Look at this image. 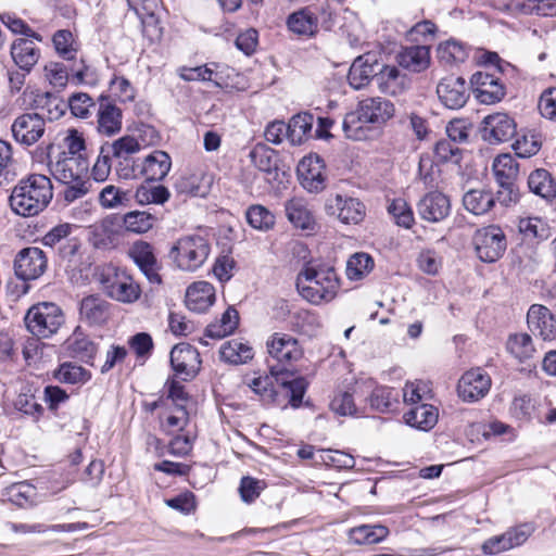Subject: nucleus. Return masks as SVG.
<instances>
[{"mask_svg":"<svg viewBox=\"0 0 556 556\" xmlns=\"http://www.w3.org/2000/svg\"><path fill=\"white\" fill-rule=\"evenodd\" d=\"M53 197L51 180L41 174L21 179L9 197L11 210L21 216H35L43 211Z\"/></svg>","mask_w":556,"mask_h":556,"instance_id":"obj_1","label":"nucleus"},{"mask_svg":"<svg viewBox=\"0 0 556 556\" xmlns=\"http://www.w3.org/2000/svg\"><path fill=\"white\" fill-rule=\"evenodd\" d=\"M295 287L300 295L312 304L331 301L339 288L333 267L308 262L298 274Z\"/></svg>","mask_w":556,"mask_h":556,"instance_id":"obj_2","label":"nucleus"},{"mask_svg":"<svg viewBox=\"0 0 556 556\" xmlns=\"http://www.w3.org/2000/svg\"><path fill=\"white\" fill-rule=\"evenodd\" d=\"M49 169L53 178L65 185L63 198L67 203L81 199L91 186L88 172L89 161L86 156H58L55 162L49 161Z\"/></svg>","mask_w":556,"mask_h":556,"instance_id":"obj_3","label":"nucleus"},{"mask_svg":"<svg viewBox=\"0 0 556 556\" xmlns=\"http://www.w3.org/2000/svg\"><path fill=\"white\" fill-rule=\"evenodd\" d=\"M394 104L381 97L366 98L358 103L355 112L345 115L342 124L345 137L362 140L365 136L363 124L383 125L394 116Z\"/></svg>","mask_w":556,"mask_h":556,"instance_id":"obj_4","label":"nucleus"},{"mask_svg":"<svg viewBox=\"0 0 556 556\" xmlns=\"http://www.w3.org/2000/svg\"><path fill=\"white\" fill-rule=\"evenodd\" d=\"M492 170L498 185L497 202L503 206L516 204L520 199L519 188L516 184L519 175V163L511 154L503 153L494 159Z\"/></svg>","mask_w":556,"mask_h":556,"instance_id":"obj_5","label":"nucleus"},{"mask_svg":"<svg viewBox=\"0 0 556 556\" xmlns=\"http://www.w3.org/2000/svg\"><path fill=\"white\" fill-rule=\"evenodd\" d=\"M208 241L200 235L179 238L170 250L176 266L184 271H195L210 255Z\"/></svg>","mask_w":556,"mask_h":556,"instance_id":"obj_6","label":"nucleus"},{"mask_svg":"<svg viewBox=\"0 0 556 556\" xmlns=\"http://www.w3.org/2000/svg\"><path fill=\"white\" fill-rule=\"evenodd\" d=\"M64 324V314L59 305L42 302L31 306L25 315L27 330L35 337L50 338Z\"/></svg>","mask_w":556,"mask_h":556,"instance_id":"obj_7","label":"nucleus"},{"mask_svg":"<svg viewBox=\"0 0 556 556\" xmlns=\"http://www.w3.org/2000/svg\"><path fill=\"white\" fill-rule=\"evenodd\" d=\"M100 283L105 294L122 303H134L140 298V286L118 267H108L100 275Z\"/></svg>","mask_w":556,"mask_h":556,"instance_id":"obj_8","label":"nucleus"},{"mask_svg":"<svg viewBox=\"0 0 556 556\" xmlns=\"http://www.w3.org/2000/svg\"><path fill=\"white\" fill-rule=\"evenodd\" d=\"M50 83L55 87H64L71 80L75 85H93L96 83L94 70L80 60L71 67L63 63L51 62L45 67Z\"/></svg>","mask_w":556,"mask_h":556,"instance_id":"obj_9","label":"nucleus"},{"mask_svg":"<svg viewBox=\"0 0 556 556\" xmlns=\"http://www.w3.org/2000/svg\"><path fill=\"white\" fill-rule=\"evenodd\" d=\"M473 245L478 257L485 263L496 262L506 250V237L498 226H488L476 231Z\"/></svg>","mask_w":556,"mask_h":556,"instance_id":"obj_10","label":"nucleus"},{"mask_svg":"<svg viewBox=\"0 0 556 556\" xmlns=\"http://www.w3.org/2000/svg\"><path fill=\"white\" fill-rule=\"evenodd\" d=\"M480 132L482 139L490 144L508 142L517 136V123L505 112H496L483 117Z\"/></svg>","mask_w":556,"mask_h":556,"instance_id":"obj_11","label":"nucleus"},{"mask_svg":"<svg viewBox=\"0 0 556 556\" xmlns=\"http://www.w3.org/2000/svg\"><path fill=\"white\" fill-rule=\"evenodd\" d=\"M269 356L276 365L287 367L303 356V349L296 338L285 332H274L266 341Z\"/></svg>","mask_w":556,"mask_h":556,"instance_id":"obj_12","label":"nucleus"},{"mask_svg":"<svg viewBox=\"0 0 556 556\" xmlns=\"http://www.w3.org/2000/svg\"><path fill=\"white\" fill-rule=\"evenodd\" d=\"M47 267V255L37 247L22 249L14 260V273L24 282L39 278Z\"/></svg>","mask_w":556,"mask_h":556,"instance_id":"obj_13","label":"nucleus"},{"mask_svg":"<svg viewBox=\"0 0 556 556\" xmlns=\"http://www.w3.org/2000/svg\"><path fill=\"white\" fill-rule=\"evenodd\" d=\"M45 131V116L39 113H23L11 125L14 140L23 147L34 146Z\"/></svg>","mask_w":556,"mask_h":556,"instance_id":"obj_14","label":"nucleus"},{"mask_svg":"<svg viewBox=\"0 0 556 556\" xmlns=\"http://www.w3.org/2000/svg\"><path fill=\"white\" fill-rule=\"evenodd\" d=\"M170 366L176 375L181 376L182 380L193 379L201 366L199 351L189 343L176 344L169 355Z\"/></svg>","mask_w":556,"mask_h":556,"instance_id":"obj_15","label":"nucleus"},{"mask_svg":"<svg viewBox=\"0 0 556 556\" xmlns=\"http://www.w3.org/2000/svg\"><path fill=\"white\" fill-rule=\"evenodd\" d=\"M534 530L535 526L532 522H525L509 528L503 534L488 539L482 545V551L484 554H496L520 546L529 539Z\"/></svg>","mask_w":556,"mask_h":556,"instance_id":"obj_16","label":"nucleus"},{"mask_svg":"<svg viewBox=\"0 0 556 556\" xmlns=\"http://www.w3.org/2000/svg\"><path fill=\"white\" fill-rule=\"evenodd\" d=\"M470 85L475 97L483 104L497 103L506 94L502 79L488 72H476L470 78Z\"/></svg>","mask_w":556,"mask_h":556,"instance_id":"obj_17","label":"nucleus"},{"mask_svg":"<svg viewBox=\"0 0 556 556\" xmlns=\"http://www.w3.org/2000/svg\"><path fill=\"white\" fill-rule=\"evenodd\" d=\"M325 208L328 215L336 216L343 224H358L365 217V205L358 199L341 194L330 197Z\"/></svg>","mask_w":556,"mask_h":556,"instance_id":"obj_18","label":"nucleus"},{"mask_svg":"<svg viewBox=\"0 0 556 556\" xmlns=\"http://www.w3.org/2000/svg\"><path fill=\"white\" fill-rule=\"evenodd\" d=\"M379 68L380 62L376 53L367 52L357 56L352 63L348 74L350 86L355 90H359L366 87L371 80L376 81Z\"/></svg>","mask_w":556,"mask_h":556,"instance_id":"obj_19","label":"nucleus"},{"mask_svg":"<svg viewBox=\"0 0 556 556\" xmlns=\"http://www.w3.org/2000/svg\"><path fill=\"white\" fill-rule=\"evenodd\" d=\"M418 216L429 223H440L451 213V201L443 192L433 190L426 193L416 204Z\"/></svg>","mask_w":556,"mask_h":556,"instance_id":"obj_20","label":"nucleus"},{"mask_svg":"<svg viewBox=\"0 0 556 556\" xmlns=\"http://www.w3.org/2000/svg\"><path fill=\"white\" fill-rule=\"evenodd\" d=\"M437 93L441 103L451 110L463 108L469 99L466 80L460 76L442 78L437 86Z\"/></svg>","mask_w":556,"mask_h":556,"instance_id":"obj_21","label":"nucleus"},{"mask_svg":"<svg viewBox=\"0 0 556 556\" xmlns=\"http://www.w3.org/2000/svg\"><path fill=\"white\" fill-rule=\"evenodd\" d=\"M491 378L481 368L466 371L458 381V396L465 402H475L486 395Z\"/></svg>","mask_w":556,"mask_h":556,"instance_id":"obj_22","label":"nucleus"},{"mask_svg":"<svg viewBox=\"0 0 556 556\" xmlns=\"http://www.w3.org/2000/svg\"><path fill=\"white\" fill-rule=\"evenodd\" d=\"M128 254L151 283L160 285L162 282L159 274L160 265L150 243L142 240L136 241L130 247Z\"/></svg>","mask_w":556,"mask_h":556,"instance_id":"obj_23","label":"nucleus"},{"mask_svg":"<svg viewBox=\"0 0 556 556\" xmlns=\"http://www.w3.org/2000/svg\"><path fill=\"white\" fill-rule=\"evenodd\" d=\"M269 372L278 384L288 389L291 407L299 408L308 387L307 380L304 377H294L293 370L280 365H269Z\"/></svg>","mask_w":556,"mask_h":556,"instance_id":"obj_24","label":"nucleus"},{"mask_svg":"<svg viewBox=\"0 0 556 556\" xmlns=\"http://www.w3.org/2000/svg\"><path fill=\"white\" fill-rule=\"evenodd\" d=\"M527 324L533 336L543 341H554L556 339V318L544 305L533 304L527 314Z\"/></svg>","mask_w":556,"mask_h":556,"instance_id":"obj_25","label":"nucleus"},{"mask_svg":"<svg viewBox=\"0 0 556 556\" xmlns=\"http://www.w3.org/2000/svg\"><path fill=\"white\" fill-rule=\"evenodd\" d=\"M325 163L317 154L304 156L296 168L303 188L311 192H318L325 188Z\"/></svg>","mask_w":556,"mask_h":556,"instance_id":"obj_26","label":"nucleus"},{"mask_svg":"<svg viewBox=\"0 0 556 556\" xmlns=\"http://www.w3.org/2000/svg\"><path fill=\"white\" fill-rule=\"evenodd\" d=\"M122 110L109 97L98 98L97 129L101 135L114 136L122 130Z\"/></svg>","mask_w":556,"mask_h":556,"instance_id":"obj_27","label":"nucleus"},{"mask_svg":"<svg viewBox=\"0 0 556 556\" xmlns=\"http://www.w3.org/2000/svg\"><path fill=\"white\" fill-rule=\"evenodd\" d=\"M376 84L380 92L389 96H399L409 88L410 79L396 66L380 63Z\"/></svg>","mask_w":556,"mask_h":556,"instance_id":"obj_28","label":"nucleus"},{"mask_svg":"<svg viewBox=\"0 0 556 556\" xmlns=\"http://www.w3.org/2000/svg\"><path fill=\"white\" fill-rule=\"evenodd\" d=\"M252 164L266 174L268 181L279 180L278 159L276 151L264 143H256L249 153Z\"/></svg>","mask_w":556,"mask_h":556,"instance_id":"obj_29","label":"nucleus"},{"mask_svg":"<svg viewBox=\"0 0 556 556\" xmlns=\"http://www.w3.org/2000/svg\"><path fill=\"white\" fill-rule=\"evenodd\" d=\"M186 305L195 313H204L215 302V289L207 281H197L190 285L186 291Z\"/></svg>","mask_w":556,"mask_h":556,"instance_id":"obj_30","label":"nucleus"},{"mask_svg":"<svg viewBox=\"0 0 556 556\" xmlns=\"http://www.w3.org/2000/svg\"><path fill=\"white\" fill-rule=\"evenodd\" d=\"M170 167V156L165 151L155 150L142 161L139 174L147 181H161L167 176Z\"/></svg>","mask_w":556,"mask_h":556,"instance_id":"obj_31","label":"nucleus"},{"mask_svg":"<svg viewBox=\"0 0 556 556\" xmlns=\"http://www.w3.org/2000/svg\"><path fill=\"white\" fill-rule=\"evenodd\" d=\"M35 39L20 38L11 46V56L14 63L23 71L29 73L40 56V50L35 46Z\"/></svg>","mask_w":556,"mask_h":556,"instance_id":"obj_32","label":"nucleus"},{"mask_svg":"<svg viewBox=\"0 0 556 556\" xmlns=\"http://www.w3.org/2000/svg\"><path fill=\"white\" fill-rule=\"evenodd\" d=\"M396 61L403 68L420 73L430 64V50L427 46L405 47L397 53Z\"/></svg>","mask_w":556,"mask_h":556,"instance_id":"obj_33","label":"nucleus"},{"mask_svg":"<svg viewBox=\"0 0 556 556\" xmlns=\"http://www.w3.org/2000/svg\"><path fill=\"white\" fill-rule=\"evenodd\" d=\"M496 201V194L484 189H470L463 195L465 210L477 216L488 214L495 206Z\"/></svg>","mask_w":556,"mask_h":556,"instance_id":"obj_34","label":"nucleus"},{"mask_svg":"<svg viewBox=\"0 0 556 556\" xmlns=\"http://www.w3.org/2000/svg\"><path fill=\"white\" fill-rule=\"evenodd\" d=\"M110 304L97 296L88 295L80 302L79 313L81 319L90 325H101L109 318Z\"/></svg>","mask_w":556,"mask_h":556,"instance_id":"obj_35","label":"nucleus"},{"mask_svg":"<svg viewBox=\"0 0 556 556\" xmlns=\"http://www.w3.org/2000/svg\"><path fill=\"white\" fill-rule=\"evenodd\" d=\"M438 408L430 404L417 405L404 414L405 422L419 430L429 431L438 422Z\"/></svg>","mask_w":556,"mask_h":556,"instance_id":"obj_36","label":"nucleus"},{"mask_svg":"<svg viewBox=\"0 0 556 556\" xmlns=\"http://www.w3.org/2000/svg\"><path fill=\"white\" fill-rule=\"evenodd\" d=\"M400 393L388 386H377L368 396L369 405L379 413H391L399 408Z\"/></svg>","mask_w":556,"mask_h":556,"instance_id":"obj_37","label":"nucleus"},{"mask_svg":"<svg viewBox=\"0 0 556 556\" xmlns=\"http://www.w3.org/2000/svg\"><path fill=\"white\" fill-rule=\"evenodd\" d=\"M285 210L289 222L294 227L303 230L314 229L315 219L304 200L293 198L286 203Z\"/></svg>","mask_w":556,"mask_h":556,"instance_id":"obj_38","label":"nucleus"},{"mask_svg":"<svg viewBox=\"0 0 556 556\" xmlns=\"http://www.w3.org/2000/svg\"><path fill=\"white\" fill-rule=\"evenodd\" d=\"M288 28L301 36H313L317 33L318 17L311 9L305 8L289 15Z\"/></svg>","mask_w":556,"mask_h":556,"instance_id":"obj_39","label":"nucleus"},{"mask_svg":"<svg viewBox=\"0 0 556 556\" xmlns=\"http://www.w3.org/2000/svg\"><path fill=\"white\" fill-rule=\"evenodd\" d=\"M389 529L383 525H362L349 531V539L357 545H371L383 541Z\"/></svg>","mask_w":556,"mask_h":556,"instance_id":"obj_40","label":"nucleus"},{"mask_svg":"<svg viewBox=\"0 0 556 556\" xmlns=\"http://www.w3.org/2000/svg\"><path fill=\"white\" fill-rule=\"evenodd\" d=\"M528 187L531 192L545 200H552L556 197V182L544 168H538L529 175Z\"/></svg>","mask_w":556,"mask_h":556,"instance_id":"obj_41","label":"nucleus"},{"mask_svg":"<svg viewBox=\"0 0 556 556\" xmlns=\"http://www.w3.org/2000/svg\"><path fill=\"white\" fill-rule=\"evenodd\" d=\"M219 353L224 362L233 365L245 364L254 356L253 349L248 343L238 339L225 342Z\"/></svg>","mask_w":556,"mask_h":556,"instance_id":"obj_42","label":"nucleus"},{"mask_svg":"<svg viewBox=\"0 0 556 556\" xmlns=\"http://www.w3.org/2000/svg\"><path fill=\"white\" fill-rule=\"evenodd\" d=\"M314 115L309 112H301L292 116L288 123L290 132V143L292 146L302 144L312 135Z\"/></svg>","mask_w":556,"mask_h":556,"instance_id":"obj_43","label":"nucleus"},{"mask_svg":"<svg viewBox=\"0 0 556 556\" xmlns=\"http://www.w3.org/2000/svg\"><path fill=\"white\" fill-rule=\"evenodd\" d=\"M52 377L60 383L85 384L91 379V374L83 366L65 362L53 370Z\"/></svg>","mask_w":556,"mask_h":556,"instance_id":"obj_44","label":"nucleus"},{"mask_svg":"<svg viewBox=\"0 0 556 556\" xmlns=\"http://www.w3.org/2000/svg\"><path fill=\"white\" fill-rule=\"evenodd\" d=\"M239 325V313L229 306L222 315L218 324H211L205 329V336L212 339H222L232 333Z\"/></svg>","mask_w":556,"mask_h":556,"instance_id":"obj_45","label":"nucleus"},{"mask_svg":"<svg viewBox=\"0 0 556 556\" xmlns=\"http://www.w3.org/2000/svg\"><path fill=\"white\" fill-rule=\"evenodd\" d=\"M211 181V177L205 175H189L176 182V190L178 193L203 198L210 191Z\"/></svg>","mask_w":556,"mask_h":556,"instance_id":"obj_46","label":"nucleus"},{"mask_svg":"<svg viewBox=\"0 0 556 556\" xmlns=\"http://www.w3.org/2000/svg\"><path fill=\"white\" fill-rule=\"evenodd\" d=\"M438 58L440 62L447 65L463 63L468 58L467 46L455 39L446 40L439 45Z\"/></svg>","mask_w":556,"mask_h":556,"instance_id":"obj_47","label":"nucleus"},{"mask_svg":"<svg viewBox=\"0 0 556 556\" xmlns=\"http://www.w3.org/2000/svg\"><path fill=\"white\" fill-rule=\"evenodd\" d=\"M125 229L134 233H144L152 229L156 217L144 211H131L121 217Z\"/></svg>","mask_w":556,"mask_h":556,"instance_id":"obj_48","label":"nucleus"},{"mask_svg":"<svg viewBox=\"0 0 556 556\" xmlns=\"http://www.w3.org/2000/svg\"><path fill=\"white\" fill-rule=\"evenodd\" d=\"M519 232L525 240L543 241L548 239L551 232L547 224L540 217H525L518 222Z\"/></svg>","mask_w":556,"mask_h":556,"instance_id":"obj_49","label":"nucleus"},{"mask_svg":"<svg viewBox=\"0 0 556 556\" xmlns=\"http://www.w3.org/2000/svg\"><path fill=\"white\" fill-rule=\"evenodd\" d=\"M374 258L369 254L357 252L348 260L346 276L350 280H361L374 269Z\"/></svg>","mask_w":556,"mask_h":556,"instance_id":"obj_50","label":"nucleus"},{"mask_svg":"<svg viewBox=\"0 0 556 556\" xmlns=\"http://www.w3.org/2000/svg\"><path fill=\"white\" fill-rule=\"evenodd\" d=\"M507 350L520 362L531 358L535 352L532 338L528 333L510 334L507 340Z\"/></svg>","mask_w":556,"mask_h":556,"instance_id":"obj_51","label":"nucleus"},{"mask_svg":"<svg viewBox=\"0 0 556 556\" xmlns=\"http://www.w3.org/2000/svg\"><path fill=\"white\" fill-rule=\"evenodd\" d=\"M170 197L169 190L162 185L151 186L141 185L137 188L135 199L137 203L144 204H164Z\"/></svg>","mask_w":556,"mask_h":556,"instance_id":"obj_52","label":"nucleus"},{"mask_svg":"<svg viewBox=\"0 0 556 556\" xmlns=\"http://www.w3.org/2000/svg\"><path fill=\"white\" fill-rule=\"evenodd\" d=\"M248 224L257 230L267 231L275 225L274 214L261 204L251 205L245 212Z\"/></svg>","mask_w":556,"mask_h":556,"instance_id":"obj_53","label":"nucleus"},{"mask_svg":"<svg viewBox=\"0 0 556 556\" xmlns=\"http://www.w3.org/2000/svg\"><path fill=\"white\" fill-rule=\"evenodd\" d=\"M433 153L439 163L459 164L463 159V150L448 139L439 140L433 148Z\"/></svg>","mask_w":556,"mask_h":556,"instance_id":"obj_54","label":"nucleus"},{"mask_svg":"<svg viewBox=\"0 0 556 556\" xmlns=\"http://www.w3.org/2000/svg\"><path fill=\"white\" fill-rule=\"evenodd\" d=\"M15 176L12 146L0 139V186L13 181Z\"/></svg>","mask_w":556,"mask_h":556,"instance_id":"obj_55","label":"nucleus"},{"mask_svg":"<svg viewBox=\"0 0 556 556\" xmlns=\"http://www.w3.org/2000/svg\"><path fill=\"white\" fill-rule=\"evenodd\" d=\"M52 42L58 54L67 61H73L76 55V49L73 47L74 37L71 30L60 29L53 37Z\"/></svg>","mask_w":556,"mask_h":556,"instance_id":"obj_56","label":"nucleus"},{"mask_svg":"<svg viewBox=\"0 0 556 556\" xmlns=\"http://www.w3.org/2000/svg\"><path fill=\"white\" fill-rule=\"evenodd\" d=\"M511 148L518 157L527 159L540 151L541 142L534 134H523L517 137Z\"/></svg>","mask_w":556,"mask_h":556,"instance_id":"obj_57","label":"nucleus"},{"mask_svg":"<svg viewBox=\"0 0 556 556\" xmlns=\"http://www.w3.org/2000/svg\"><path fill=\"white\" fill-rule=\"evenodd\" d=\"M105 148L115 159H122L131 156L139 152L141 144L136 138L131 136H124L115 140L112 144L105 146Z\"/></svg>","mask_w":556,"mask_h":556,"instance_id":"obj_58","label":"nucleus"},{"mask_svg":"<svg viewBox=\"0 0 556 556\" xmlns=\"http://www.w3.org/2000/svg\"><path fill=\"white\" fill-rule=\"evenodd\" d=\"M330 409L340 416H353L356 414V405L353 395L348 391H338L330 401Z\"/></svg>","mask_w":556,"mask_h":556,"instance_id":"obj_59","label":"nucleus"},{"mask_svg":"<svg viewBox=\"0 0 556 556\" xmlns=\"http://www.w3.org/2000/svg\"><path fill=\"white\" fill-rule=\"evenodd\" d=\"M320 458L327 465L338 469H352L355 459L352 455L337 450H321Z\"/></svg>","mask_w":556,"mask_h":556,"instance_id":"obj_60","label":"nucleus"},{"mask_svg":"<svg viewBox=\"0 0 556 556\" xmlns=\"http://www.w3.org/2000/svg\"><path fill=\"white\" fill-rule=\"evenodd\" d=\"M0 20L13 34H21L24 35L25 38L28 37L39 42L42 41V36L31 29L22 18L10 13H4L0 15Z\"/></svg>","mask_w":556,"mask_h":556,"instance_id":"obj_61","label":"nucleus"},{"mask_svg":"<svg viewBox=\"0 0 556 556\" xmlns=\"http://www.w3.org/2000/svg\"><path fill=\"white\" fill-rule=\"evenodd\" d=\"M388 211L395 218V222L399 226L408 229L414 224L413 211L404 200H394L389 205Z\"/></svg>","mask_w":556,"mask_h":556,"instance_id":"obj_62","label":"nucleus"},{"mask_svg":"<svg viewBox=\"0 0 556 556\" xmlns=\"http://www.w3.org/2000/svg\"><path fill=\"white\" fill-rule=\"evenodd\" d=\"M94 105L92 98L85 92L74 93L68 99L72 114L79 118H87L90 115V109Z\"/></svg>","mask_w":556,"mask_h":556,"instance_id":"obj_63","label":"nucleus"},{"mask_svg":"<svg viewBox=\"0 0 556 556\" xmlns=\"http://www.w3.org/2000/svg\"><path fill=\"white\" fill-rule=\"evenodd\" d=\"M538 108L544 118L556 122V87L547 88L541 93Z\"/></svg>","mask_w":556,"mask_h":556,"instance_id":"obj_64","label":"nucleus"}]
</instances>
